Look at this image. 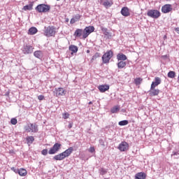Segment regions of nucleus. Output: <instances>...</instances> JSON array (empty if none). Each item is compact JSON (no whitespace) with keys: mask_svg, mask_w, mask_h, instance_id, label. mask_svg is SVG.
Wrapping results in <instances>:
<instances>
[{"mask_svg":"<svg viewBox=\"0 0 179 179\" xmlns=\"http://www.w3.org/2000/svg\"><path fill=\"white\" fill-rule=\"evenodd\" d=\"M57 33V28L54 26L45 27V34L46 37H55Z\"/></svg>","mask_w":179,"mask_h":179,"instance_id":"1","label":"nucleus"},{"mask_svg":"<svg viewBox=\"0 0 179 179\" xmlns=\"http://www.w3.org/2000/svg\"><path fill=\"white\" fill-rule=\"evenodd\" d=\"M35 9L39 13H45L47 12H50V9H51V6H50V5L42 3V4H38Z\"/></svg>","mask_w":179,"mask_h":179,"instance_id":"2","label":"nucleus"},{"mask_svg":"<svg viewBox=\"0 0 179 179\" xmlns=\"http://www.w3.org/2000/svg\"><path fill=\"white\" fill-rule=\"evenodd\" d=\"M113 51L108 50L102 56V61L103 64H108L111 58H113Z\"/></svg>","mask_w":179,"mask_h":179,"instance_id":"3","label":"nucleus"},{"mask_svg":"<svg viewBox=\"0 0 179 179\" xmlns=\"http://www.w3.org/2000/svg\"><path fill=\"white\" fill-rule=\"evenodd\" d=\"M24 130L27 132H38V127H37V125L34 124H28L27 126L24 127Z\"/></svg>","mask_w":179,"mask_h":179,"instance_id":"4","label":"nucleus"},{"mask_svg":"<svg viewBox=\"0 0 179 179\" xmlns=\"http://www.w3.org/2000/svg\"><path fill=\"white\" fill-rule=\"evenodd\" d=\"M147 15L149 17H152V19H159V17H160V11L157 10H149Z\"/></svg>","mask_w":179,"mask_h":179,"instance_id":"5","label":"nucleus"},{"mask_svg":"<svg viewBox=\"0 0 179 179\" xmlns=\"http://www.w3.org/2000/svg\"><path fill=\"white\" fill-rule=\"evenodd\" d=\"M61 143H56L54 145L50 148V150L48 151L49 155H55L57 152H59V149H61Z\"/></svg>","mask_w":179,"mask_h":179,"instance_id":"6","label":"nucleus"},{"mask_svg":"<svg viewBox=\"0 0 179 179\" xmlns=\"http://www.w3.org/2000/svg\"><path fill=\"white\" fill-rule=\"evenodd\" d=\"M93 31H94V27L90 26L85 27L83 31V38H87V37H89V34L93 33Z\"/></svg>","mask_w":179,"mask_h":179,"instance_id":"7","label":"nucleus"},{"mask_svg":"<svg viewBox=\"0 0 179 179\" xmlns=\"http://www.w3.org/2000/svg\"><path fill=\"white\" fill-rule=\"evenodd\" d=\"M117 149L120 150V152H127V150L129 149V145L128 143L122 141L120 144H119Z\"/></svg>","mask_w":179,"mask_h":179,"instance_id":"8","label":"nucleus"},{"mask_svg":"<svg viewBox=\"0 0 179 179\" xmlns=\"http://www.w3.org/2000/svg\"><path fill=\"white\" fill-rule=\"evenodd\" d=\"M54 93H55L57 97H61L62 96H65L66 91L64 88L59 87L55 90Z\"/></svg>","mask_w":179,"mask_h":179,"instance_id":"9","label":"nucleus"},{"mask_svg":"<svg viewBox=\"0 0 179 179\" xmlns=\"http://www.w3.org/2000/svg\"><path fill=\"white\" fill-rule=\"evenodd\" d=\"M173 10V8H171V4H166L162 8V12L163 13H169V12H171Z\"/></svg>","mask_w":179,"mask_h":179,"instance_id":"10","label":"nucleus"},{"mask_svg":"<svg viewBox=\"0 0 179 179\" xmlns=\"http://www.w3.org/2000/svg\"><path fill=\"white\" fill-rule=\"evenodd\" d=\"M162 83V79L159 77H155V81H153L151 84L152 89H155L156 87L159 86Z\"/></svg>","mask_w":179,"mask_h":179,"instance_id":"11","label":"nucleus"},{"mask_svg":"<svg viewBox=\"0 0 179 179\" xmlns=\"http://www.w3.org/2000/svg\"><path fill=\"white\" fill-rule=\"evenodd\" d=\"M22 51L24 54H31V52H33V46L24 45Z\"/></svg>","mask_w":179,"mask_h":179,"instance_id":"12","label":"nucleus"},{"mask_svg":"<svg viewBox=\"0 0 179 179\" xmlns=\"http://www.w3.org/2000/svg\"><path fill=\"white\" fill-rule=\"evenodd\" d=\"M72 152H73V148L70 147L62 153L63 154L64 158H66V157H69V156H71V155H72Z\"/></svg>","mask_w":179,"mask_h":179,"instance_id":"13","label":"nucleus"},{"mask_svg":"<svg viewBox=\"0 0 179 179\" xmlns=\"http://www.w3.org/2000/svg\"><path fill=\"white\" fill-rule=\"evenodd\" d=\"M149 93L150 96H159V93H160V90L152 88L151 87Z\"/></svg>","mask_w":179,"mask_h":179,"instance_id":"14","label":"nucleus"},{"mask_svg":"<svg viewBox=\"0 0 179 179\" xmlns=\"http://www.w3.org/2000/svg\"><path fill=\"white\" fill-rule=\"evenodd\" d=\"M15 173H17V174H19V176H21L22 177H24L25 176L27 175V171L24 169H20L17 170H15L14 171Z\"/></svg>","mask_w":179,"mask_h":179,"instance_id":"15","label":"nucleus"},{"mask_svg":"<svg viewBox=\"0 0 179 179\" xmlns=\"http://www.w3.org/2000/svg\"><path fill=\"white\" fill-rule=\"evenodd\" d=\"M121 14L122 16H125L126 17L129 16L131 15L129 13V8H128V7H123L121 10Z\"/></svg>","mask_w":179,"mask_h":179,"instance_id":"16","label":"nucleus"},{"mask_svg":"<svg viewBox=\"0 0 179 179\" xmlns=\"http://www.w3.org/2000/svg\"><path fill=\"white\" fill-rule=\"evenodd\" d=\"M98 89L101 93H104L110 89V86L108 85H99Z\"/></svg>","mask_w":179,"mask_h":179,"instance_id":"17","label":"nucleus"},{"mask_svg":"<svg viewBox=\"0 0 179 179\" xmlns=\"http://www.w3.org/2000/svg\"><path fill=\"white\" fill-rule=\"evenodd\" d=\"M117 61H127V55H124L123 53H118L117 55Z\"/></svg>","mask_w":179,"mask_h":179,"instance_id":"18","label":"nucleus"},{"mask_svg":"<svg viewBox=\"0 0 179 179\" xmlns=\"http://www.w3.org/2000/svg\"><path fill=\"white\" fill-rule=\"evenodd\" d=\"M135 179H146V173L140 172L136 174Z\"/></svg>","mask_w":179,"mask_h":179,"instance_id":"19","label":"nucleus"},{"mask_svg":"<svg viewBox=\"0 0 179 179\" xmlns=\"http://www.w3.org/2000/svg\"><path fill=\"white\" fill-rule=\"evenodd\" d=\"M114 3L113 2V0H106L103 3V5L105 6V8H110V6H113V4Z\"/></svg>","mask_w":179,"mask_h":179,"instance_id":"20","label":"nucleus"},{"mask_svg":"<svg viewBox=\"0 0 179 179\" xmlns=\"http://www.w3.org/2000/svg\"><path fill=\"white\" fill-rule=\"evenodd\" d=\"M117 68L118 69H122L127 66V62L124 61H120L117 64Z\"/></svg>","mask_w":179,"mask_h":179,"instance_id":"21","label":"nucleus"},{"mask_svg":"<svg viewBox=\"0 0 179 179\" xmlns=\"http://www.w3.org/2000/svg\"><path fill=\"white\" fill-rule=\"evenodd\" d=\"M34 57H36V58L41 59V58H43V52H41V50H36L34 52Z\"/></svg>","mask_w":179,"mask_h":179,"instance_id":"22","label":"nucleus"},{"mask_svg":"<svg viewBox=\"0 0 179 179\" xmlns=\"http://www.w3.org/2000/svg\"><path fill=\"white\" fill-rule=\"evenodd\" d=\"M64 159H65V157L64 156V154L62 152L55 155L53 157V160H59V161H61V160H64Z\"/></svg>","mask_w":179,"mask_h":179,"instance_id":"23","label":"nucleus"},{"mask_svg":"<svg viewBox=\"0 0 179 179\" xmlns=\"http://www.w3.org/2000/svg\"><path fill=\"white\" fill-rule=\"evenodd\" d=\"M83 31H84L83 29H78L74 32V36L76 37H81L82 34H83Z\"/></svg>","mask_w":179,"mask_h":179,"instance_id":"24","label":"nucleus"},{"mask_svg":"<svg viewBox=\"0 0 179 179\" xmlns=\"http://www.w3.org/2000/svg\"><path fill=\"white\" fill-rule=\"evenodd\" d=\"M69 50L72 52V54L78 52V46L75 45H71L69 48Z\"/></svg>","mask_w":179,"mask_h":179,"instance_id":"25","label":"nucleus"},{"mask_svg":"<svg viewBox=\"0 0 179 179\" xmlns=\"http://www.w3.org/2000/svg\"><path fill=\"white\" fill-rule=\"evenodd\" d=\"M38 30L37 28L32 27L29 29L28 34H30L31 36H33L37 33Z\"/></svg>","mask_w":179,"mask_h":179,"instance_id":"26","label":"nucleus"},{"mask_svg":"<svg viewBox=\"0 0 179 179\" xmlns=\"http://www.w3.org/2000/svg\"><path fill=\"white\" fill-rule=\"evenodd\" d=\"M33 9V3H30L29 5L24 6L22 8V10H31Z\"/></svg>","mask_w":179,"mask_h":179,"instance_id":"27","label":"nucleus"},{"mask_svg":"<svg viewBox=\"0 0 179 179\" xmlns=\"http://www.w3.org/2000/svg\"><path fill=\"white\" fill-rule=\"evenodd\" d=\"M34 142V137L33 136H29L27 137V143L31 145Z\"/></svg>","mask_w":179,"mask_h":179,"instance_id":"28","label":"nucleus"},{"mask_svg":"<svg viewBox=\"0 0 179 179\" xmlns=\"http://www.w3.org/2000/svg\"><path fill=\"white\" fill-rule=\"evenodd\" d=\"M119 111H120V107L118 106H115L112 108L110 110V112L112 113V114H117V113Z\"/></svg>","mask_w":179,"mask_h":179,"instance_id":"29","label":"nucleus"},{"mask_svg":"<svg viewBox=\"0 0 179 179\" xmlns=\"http://www.w3.org/2000/svg\"><path fill=\"white\" fill-rule=\"evenodd\" d=\"M101 30L105 36H108V29L103 26H101Z\"/></svg>","mask_w":179,"mask_h":179,"instance_id":"30","label":"nucleus"},{"mask_svg":"<svg viewBox=\"0 0 179 179\" xmlns=\"http://www.w3.org/2000/svg\"><path fill=\"white\" fill-rule=\"evenodd\" d=\"M99 57H100V53L99 52L95 53V55L91 59V62H93L94 61H96L97 59V58H99Z\"/></svg>","mask_w":179,"mask_h":179,"instance_id":"31","label":"nucleus"},{"mask_svg":"<svg viewBox=\"0 0 179 179\" xmlns=\"http://www.w3.org/2000/svg\"><path fill=\"white\" fill-rule=\"evenodd\" d=\"M168 78H171V79H173V78H176V72L169 71L168 73Z\"/></svg>","mask_w":179,"mask_h":179,"instance_id":"32","label":"nucleus"},{"mask_svg":"<svg viewBox=\"0 0 179 179\" xmlns=\"http://www.w3.org/2000/svg\"><path fill=\"white\" fill-rule=\"evenodd\" d=\"M118 124L120 127H124L125 125H128V120H122V121L119 122Z\"/></svg>","mask_w":179,"mask_h":179,"instance_id":"33","label":"nucleus"},{"mask_svg":"<svg viewBox=\"0 0 179 179\" xmlns=\"http://www.w3.org/2000/svg\"><path fill=\"white\" fill-rule=\"evenodd\" d=\"M10 122L12 125H16L17 124V120H16V118H12Z\"/></svg>","mask_w":179,"mask_h":179,"instance_id":"34","label":"nucleus"},{"mask_svg":"<svg viewBox=\"0 0 179 179\" xmlns=\"http://www.w3.org/2000/svg\"><path fill=\"white\" fill-rule=\"evenodd\" d=\"M41 154L43 155V156H47L48 155V150L44 149L41 151Z\"/></svg>","mask_w":179,"mask_h":179,"instance_id":"35","label":"nucleus"},{"mask_svg":"<svg viewBox=\"0 0 179 179\" xmlns=\"http://www.w3.org/2000/svg\"><path fill=\"white\" fill-rule=\"evenodd\" d=\"M141 82H142V79H141V78H136L135 79V83L136 85H141Z\"/></svg>","mask_w":179,"mask_h":179,"instance_id":"36","label":"nucleus"},{"mask_svg":"<svg viewBox=\"0 0 179 179\" xmlns=\"http://www.w3.org/2000/svg\"><path fill=\"white\" fill-rule=\"evenodd\" d=\"M76 22H78V20H79V19H80V15L77 14L74 16V17H73Z\"/></svg>","mask_w":179,"mask_h":179,"instance_id":"37","label":"nucleus"},{"mask_svg":"<svg viewBox=\"0 0 179 179\" xmlns=\"http://www.w3.org/2000/svg\"><path fill=\"white\" fill-rule=\"evenodd\" d=\"M104 174H107V171L104 169H101V175L104 176Z\"/></svg>","mask_w":179,"mask_h":179,"instance_id":"38","label":"nucleus"},{"mask_svg":"<svg viewBox=\"0 0 179 179\" xmlns=\"http://www.w3.org/2000/svg\"><path fill=\"white\" fill-rule=\"evenodd\" d=\"M64 120H67V118H69V113H64L63 115Z\"/></svg>","mask_w":179,"mask_h":179,"instance_id":"39","label":"nucleus"},{"mask_svg":"<svg viewBox=\"0 0 179 179\" xmlns=\"http://www.w3.org/2000/svg\"><path fill=\"white\" fill-rule=\"evenodd\" d=\"M38 99L41 101V100H44V95H39L38 96Z\"/></svg>","mask_w":179,"mask_h":179,"instance_id":"40","label":"nucleus"},{"mask_svg":"<svg viewBox=\"0 0 179 179\" xmlns=\"http://www.w3.org/2000/svg\"><path fill=\"white\" fill-rule=\"evenodd\" d=\"M90 153H94V147H90Z\"/></svg>","mask_w":179,"mask_h":179,"instance_id":"41","label":"nucleus"},{"mask_svg":"<svg viewBox=\"0 0 179 179\" xmlns=\"http://www.w3.org/2000/svg\"><path fill=\"white\" fill-rule=\"evenodd\" d=\"M76 22V21L73 18H71V20H70L71 24H73V23H75Z\"/></svg>","mask_w":179,"mask_h":179,"instance_id":"42","label":"nucleus"},{"mask_svg":"<svg viewBox=\"0 0 179 179\" xmlns=\"http://www.w3.org/2000/svg\"><path fill=\"white\" fill-rule=\"evenodd\" d=\"M175 31H176V33H178V34H179V27L176 28Z\"/></svg>","mask_w":179,"mask_h":179,"instance_id":"43","label":"nucleus"},{"mask_svg":"<svg viewBox=\"0 0 179 179\" xmlns=\"http://www.w3.org/2000/svg\"><path fill=\"white\" fill-rule=\"evenodd\" d=\"M72 123H70L68 126V128H69V129H71V128H72Z\"/></svg>","mask_w":179,"mask_h":179,"instance_id":"44","label":"nucleus"},{"mask_svg":"<svg viewBox=\"0 0 179 179\" xmlns=\"http://www.w3.org/2000/svg\"><path fill=\"white\" fill-rule=\"evenodd\" d=\"M99 142L101 143V145H104V141H103V140H99Z\"/></svg>","mask_w":179,"mask_h":179,"instance_id":"45","label":"nucleus"},{"mask_svg":"<svg viewBox=\"0 0 179 179\" xmlns=\"http://www.w3.org/2000/svg\"><path fill=\"white\" fill-rule=\"evenodd\" d=\"M11 170H13V171H14V173H15V171L17 170V169H15V167H13V168H11Z\"/></svg>","mask_w":179,"mask_h":179,"instance_id":"46","label":"nucleus"},{"mask_svg":"<svg viewBox=\"0 0 179 179\" xmlns=\"http://www.w3.org/2000/svg\"><path fill=\"white\" fill-rule=\"evenodd\" d=\"M90 52V50H87V54H89Z\"/></svg>","mask_w":179,"mask_h":179,"instance_id":"47","label":"nucleus"},{"mask_svg":"<svg viewBox=\"0 0 179 179\" xmlns=\"http://www.w3.org/2000/svg\"><path fill=\"white\" fill-rule=\"evenodd\" d=\"M89 104H93V102L90 101V102H89Z\"/></svg>","mask_w":179,"mask_h":179,"instance_id":"48","label":"nucleus"},{"mask_svg":"<svg viewBox=\"0 0 179 179\" xmlns=\"http://www.w3.org/2000/svg\"><path fill=\"white\" fill-rule=\"evenodd\" d=\"M66 22H69V19H66Z\"/></svg>","mask_w":179,"mask_h":179,"instance_id":"49","label":"nucleus"},{"mask_svg":"<svg viewBox=\"0 0 179 179\" xmlns=\"http://www.w3.org/2000/svg\"><path fill=\"white\" fill-rule=\"evenodd\" d=\"M164 38H166V36H164Z\"/></svg>","mask_w":179,"mask_h":179,"instance_id":"50","label":"nucleus"},{"mask_svg":"<svg viewBox=\"0 0 179 179\" xmlns=\"http://www.w3.org/2000/svg\"><path fill=\"white\" fill-rule=\"evenodd\" d=\"M57 1H59V0H57Z\"/></svg>","mask_w":179,"mask_h":179,"instance_id":"51","label":"nucleus"}]
</instances>
